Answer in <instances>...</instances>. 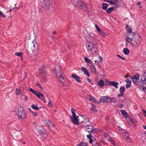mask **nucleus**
Returning a JSON list of instances; mask_svg holds the SVG:
<instances>
[{"label":"nucleus","instance_id":"dca6fc26","mask_svg":"<svg viewBox=\"0 0 146 146\" xmlns=\"http://www.w3.org/2000/svg\"><path fill=\"white\" fill-rule=\"evenodd\" d=\"M81 70L84 72L85 75H86L88 77L90 76V74L89 73L87 69L86 68L84 67H82L81 68Z\"/></svg>","mask_w":146,"mask_h":146},{"label":"nucleus","instance_id":"864d4df0","mask_svg":"<svg viewBox=\"0 0 146 146\" xmlns=\"http://www.w3.org/2000/svg\"><path fill=\"white\" fill-rule=\"evenodd\" d=\"M131 84H127L126 85V87L127 88H128L131 86Z\"/></svg>","mask_w":146,"mask_h":146},{"label":"nucleus","instance_id":"603ef678","mask_svg":"<svg viewBox=\"0 0 146 146\" xmlns=\"http://www.w3.org/2000/svg\"><path fill=\"white\" fill-rule=\"evenodd\" d=\"M1 17L5 18V15L1 11Z\"/></svg>","mask_w":146,"mask_h":146},{"label":"nucleus","instance_id":"f3484780","mask_svg":"<svg viewBox=\"0 0 146 146\" xmlns=\"http://www.w3.org/2000/svg\"><path fill=\"white\" fill-rule=\"evenodd\" d=\"M72 78H74L76 81L79 82H81V81L80 80V77L78 76L75 74H72Z\"/></svg>","mask_w":146,"mask_h":146},{"label":"nucleus","instance_id":"f704fd0d","mask_svg":"<svg viewBox=\"0 0 146 146\" xmlns=\"http://www.w3.org/2000/svg\"><path fill=\"white\" fill-rule=\"evenodd\" d=\"M31 107L33 109L35 110H38L39 109V108L37 107V106H35L34 104Z\"/></svg>","mask_w":146,"mask_h":146},{"label":"nucleus","instance_id":"13d9d810","mask_svg":"<svg viewBox=\"0 0 146 146\" xmlns=\"http://www.w3.org/2000/svg\"><path fill=\"white\" fill-rule=\"evenodd\" d=\"M40 99H41L43 102H44V103H45L46 102V101L45 99L44 98V97L43 98H42Z\"/></svg>","mask_w":146,"mask_h":146},{"label":"nucleus","instance_id":"680f3d73","mask_svg":"<svg viewBox=\"0 0 146 146\" xmlns=\"http://www.w3.org/2000/svg\"><path fill=\"white\" fill-rule=\"evenodd\" d=\"M48 105L50 107H51L52 106V104L50 102V101H49L48 102Z\"/></svg>","mask_w":146,"mask_h":146},{"label":"nucleus","instance_id":"aec40b11","mask_svg":"<svg viewBox=\"0 0 146 146\" xmlns=\"http://www.w3.org/2000/svg\"><path fill=\"white\" fill-rule=\"evenodd\" d=\"M45 122L46 124L48 126L50 127L53 126V125L52 123L50 120H46L45 121Z\"/></svg>","mask_w":146,"mask_h":146},{"label":"nucleus","instance_id":"c756f323","mask_svg":"<svg viewBox=\"0 0 146 146\" xmlns=\"http://www.w3.org/2000/svg\"><path fill=\"white\" fill-rule=\"evenodd\" d=\"M29 110L31 112L33 115L34 116H36L38 115V113L37 112H34L32 111L31 108L29 109Z\"/></svg>","mask_w":146,"mask_h":146},{"label":"nucleus","instance_id":"cd10ccee","mask_svg":"<svg viewBox=\"0 0 146 146\" xmlns=\"http://www.w3.org/2000/svg\"><path fill=\"white\" fill-rule=\"evenodd\" d=\"M113 9L114 8L113 7H110L106 10V12L108 13L109 14Z\"/></svg>","mask_w":146,"mask_h":146},{"label":"nucleus","instance_id":"69168bd1","mask_svg":"<svg viewBox=\"0 0 146 146\" xmlns=\"http://www.w3.org/2000/svg\"><path fill=\"white\" fill-rule=\"evenodd\" d=\"M87 80L89 82H91V79L89 78H87Z\"/></svg>","mask_w":146,"mask_h":146},{"label":"nucleus","instance_id":"72a5a7b5","mask_svg":"<svg viewBox=\"0 0 146 146\" xmlns=\"http://www.w3.org/2000/svg\"><path fill=\"white\" fill-rule=\"evenodd\" d=\"M77 146H87V144L85 143L82 142L78 144Z\"/></svg>","mask_w":146,"mask_h":146},{"label":"nucleus","instance_id":"4c0bfd02","mask_svg":"<svg viewBox=\"0 0 146 146\" xmlns=\"http://www.w3.org/2000/svg\"><path fill=\"white\" fill-rule=\"evenodd\" d=\"M71 111L72 114V116H76V115L75 113V110L74 109L72 108Z\"/></svg>","mask_w":146,"mask_h":146},{"label":"nucleus","instance_id":"e2e57ef3","mask_svg":"<svg viewBox=\"0 0 146 146\" xmlns=\"http://www.w3.org/2000/svg\"><path fill=\"white\" fill-rule=\"evenodd\" d=\"M141 3L139 2H138L137 3V5L138 6H140V5Z\"/></svg>","mask_w":146,"mask_h":146},{"label":"nucleus","instance_id":"5701e85b","mask_svg":"<svg viewBox=\"0 0 146 146\" xmlns=\"http://www.w3.org/2000/svg\"><path fill=\"white\" fill-rule=\"evenodd\" d=\"M129 124L130 126H131L133 127L135 126L136 125V123L134 121H133L132 119H130V121L129 122Z\"/></svg>","mask_w":146,"mask_h":146},{"label":"nucleus","instance_id":"3c124183","mask_svg":"<svg viewBox=\"0 0 146 146\" xmlns=\"http://www.w3.org/2000/svg\"><path fill=\"white\" fill-rule=\"evenodd\" d=\"M124 95V93H120V94H118L117 95V96L118 97H119L121 96H122Z\"/></svg>","mask_w":146,"mask_h":146},{"label":"nucleus","instance_id":"20e7f679","mask_svg":"<svg viewBox=\"0 0 146 146\" xmlns=\"http://www.w3.org/2000/svg\"><path fill=\"white\" fill-rule=\"evenodd\" d=\"M42 3V6L43 9L45 10H49L51 9L52 5L50 4L49 0L41 2Z\"/></svg>","mask_w":146,"mask_h":146},{"label":"nucleus","instance_id":"a211bd4d","mask_svg":"<svg viewBox=\"0 0 146 146\" xmlns=\"http://www.w3.org/2000/svg\"><path fill=\"white\" fill-rule=\"evenodd\" d=\"M121 130L123 135L125 138H126L129 136L128 134L127 133V131L123 129H121Z\"/></svg>","mask_w":146,"mask_h":146},{"label":"nucleus","instance_id":"423d86ee","mask_svg":"<svg viewBox=\"0 0 146 146\" xmlns=\"http://www.w3.org/2000/svg\"><path fill=\"white\" fill-rule=\"evenodd\" d=\"M32 45L34 48L33 51V53L34 56H35L36 55L38 50V45L36 41L34 40L32 41Z\"/></svg>","mask_w":146,"mask_h":146},{"label":"nucleus","instance_id":"bb28decb","mask_svg":"<svg viewBox=\"0 0 146 146\" xmlns=\"http://www.w3.org/2000/svg\"><path fill=\"white\" fill-rule=\"evenodd\" d=\"M104 136L106 140H109V139L110 140L111 138L109 137V135L107 133H105L104 134Z\"/></svg>","mask_w":146,"mask_h":146},{"label":"nucleus","instance_id":"052dcab7","mask_svg":"<svg viewBox=\"0 0 146 146\" xmlns=\"http://www.w3.org/2000/svg\"><path fill=\"white\" fill-rule=\"evenodd\" d=\"M90 39H91V41L92 42H92H94V39L93 37H90Z\"/></svg>","mask_w":146,"mask_h":146},{"label":"nucleus","instance_id":"c85d7f7f","mask_svg":"<svg viewBox=\"0 0 146 146\" xmlns=\"http://www.w3.org/2000/svg\"><path fill=\"white\" fill-rule=\"evenodd\" d=\"M77 6L79 7H83L84 5L83 3H82L81 1H79L77 3Z\"/></svg>","mask_w":146,"mask_h":146},{"label":"nucleus","instance_id":"a878e982","mask_svg":"<svg viewBox=\"0 0 146 146\" xmlns=\"http://www.w3.org/2000/svg\"><path fill=\"white\" fill-rule=\"evenodd\" d=\"M119 90L120 93H124V92L125 90V88L124 86H121L120 87Z\"/></svg>","mask_w":146,"mask_h":146},{"label":"nucleus","instance_id":"338daca9","mask_svg":"<svg viewBox=\"0 0 146 146\" xmlns=\"http://www.w3.org/2000/svg\"><path fill=\"white\" fill-rule=\"evenodd\" d=\"M92 140L91 139H90V143H92Z\"/></svg>","mask_w":146,"mask_h":146},{"label":"nucleus","instance_id":"f03ea898","mask_svg":"<svg viewBox=\"0 0 146 146\" xmlns=\"http://www.w3.org/2000/svg\"><path fill=\"white\" fill-rule=\"evenodd\" d=\"M18 112V117L20 120H23L26 117L27 113L22 108H19Z\"/></svg>","mask_w":146,"mask_h":146},{"label":"nucleus","instance_id":"f8f14e48","mask_svg":"<svg viewBox=\"0 0 146 146\" xmlns=\"http://www.w3.org/2000/svg\"><path fill=\"white\" fill-rule=\"evenodd\" d=\"M141 80V81L142 84L143 85H145L146 86V72H144V74L142 75ZM146 89V88H145Z\"/></svg>","mask_w":146,"mask_h":146},{"label":"nucleus","instance_id":"7ed1b4c3","mask_svg":"<svg viewBox=\"0 0 146 146\" xmlns=\"http://www.w3.org/2000/svg\"><path fill=\"white\" fill-rule=\"evenodd\" d=\"M86 48L88 50H89L92 54L96 55L97 53V48L95 46V44L92 42H90L88 45H87Z\"/></svg>","mask_w":146,"mask_h":146},{"label":"nucleus","instance_id":"9d476101","mask_svg":"<svg viewBox=\"0 0 146 146\" xmlns=\"http://www.w3.org/2000/svg\"><path fill=\"white\" fill-rule=\"evenodd\" d=\"M45 68V66H43L41 68L39 69V73L42 77H44L46 76V72Z\"/></svg>","mask_w":146,"mask_h":146},{"label":"nucleus","instance_id":"de8ad7c7","mask_svg":"<svg viewBox=\"0 0 146 146\" xmlns=\"http://www.w3.org/2000/svg\"><path fill=\"white\" fill-rule=\"evenodd\" d=\"M126 140L128 142H130L131 141V139L130 138L129 136L126 138Z\"/></svg>","mask_w":146,"mask_h":146},{"label":"nucleus","instance_id":"58836bf2","mask_svg":"<svg viewBox=\"0 0 146 146\" xmlns=\"http://www.w3.org/2000/svg\"><path fill=\"white\" fill-rule=\"evenodd\" d=\"M23 54V53L21 52H17L15 53V55L19 56H21Z\"/></svg>","mask_w":146,"mask_h":146},{"label":"nucleus","instance_id":"4d7b16f0","mask_svg":"<svg viewBox=\"0 0 146 146\" xmlns=\"http://www.w3.org/2000/svg\"><path fill=\"white\" fill-rule=\"evenodd\" d=\"M117 56H118L119 58H120L121 59H122L123 60H125V59L124 58H123V57H122V56H120V55H119V54H117Z\"/></svg>","mask_w":146,"mask_h":146},{"label":"nucleus","instance_id":"ddd939ff","mask_svg":"<svg viewBox=\"0 0 146 146\" xmlns=\"http://www.w3.org/2000/svg\"><path fill=\"white\" fill-rule=\"evenodd\" d=\"M139 74H137L133 76L132 79V82L134 83L137 82L139 79Z\"/></svg>","mask_w":146,"mask_h":146},{"label":"nucleus","instance_id":"a18cd8bd","mask_svg":"<svg viewBox=\"0 0 146 146\" xmlns=\"http://www.w3.org/2000/svg\"><path fill=\"white\" fill-rule=\"evenodd\" d=\"M108 141H110V142H111V143L112 144H113V145H115V143L114 142L113 140H112L111 139V138H110V140L109 139Z\"/></svg>","mask_w":146,"mask_h":146},{"label":"nucleus","instance_id":"09e8293b","mask_svg":"<svg viewBox=\"0 0 146 146\" xmlns=\"http://www.w3.org/2000/svg\"><path fill=\"white\" fill-rule=\"evenodd\" d=\"M95 27H96V28L97 30V31H98V32L99 31H100V30H101V29H100V28L98 27V25H95Z\"/></svg>","mask_w":146,"mask_h":146},{"label":"nucleus","instance_id":"e433bc0d","mask_svg":"<svg viewBox=\"0 0 146 146\" xmlns=\"http://www.w3.org/2000/svg\"><path fill=\"white\" fill-rule=\"evenodd\" d=\"M16 95H18L20 94L21 92V90L17 88L16 89Z\"/></svg>","mask_w":146,"mask_h":146},{"label":"nucleus","instance_id":"39448f33","mask_svg":"<svg viewBox=\"0 0 146 146\" xmlns=\"http://www.w3.org/2000/svg\"><path fill=\"white\" fill-rule=\"evenodd\" d=\"M133 38H130L129 37H127L126 38V41L128 42H129L134 47H137L138 45L140 43V41L139 40L137 41L136 40H135L134 43L131 42V41H133Z\"/></svg>","mask_w":146,"mask_h":146},{"label":"nucleus","instance_id":"0e129e2a","mask_svg":"<svg viewBox=\"0 0 146 146\" xmlns=\"http://www.w3.org/2000/svg\"><path fill=\"white\" fill-rule=\"evenodd\" d=\"M129 73H128L127 74V75H125V78H127V77H128V76H129Z\"/></svg>","mask_w":146,"mask_h":146},{"label":"nucleus","instance_id":"1a4fd4ad","mask_svg":"<svg viewBox=\"0 0 146 146\" xmlns=\"http://www.w3.org/2000/svg\"><path fill=\"white\" fill-rule=\"evenodd\" d=\"M79 116H70V118L72 122L75 125H77L79 123V120L78 118Z\"/></svg>","mask_w":146,"mask_h":146},{"label":"nucleus","instance_id":"6e6d98bb","mask_svg":"<svg viewBox=\"0 0 146 146\" xmlns=\"http://www.w3.org/2000/svg\"><path fill=\"white\" fill-rule=\"evenodd\" d=\"M108 3H110L111 4H112V5H114L115 3L114 1H109Z\"/></svg>","mask_w":146,"mask_h":146},{"label":"nucleus","instance_id":"f257e3e1","mask_svg":"<svg viewBox=\"0 0 146 146\" xmlns=\"http://www.w3.org/2000/svg\"><path fill=\"white\" fill-rule=\"evenodd\" d=\"M61 68L59 65H57L55 68V72L56 76L59 78V81L63 86H65L64 84V78L62 76L61 74H59L60 72Z\"/></svg>","mask_w":146,"mask_h":146},{"label":"nucleus","instance_id":"c03bdc74","mask_svg":"<svg viewBox=\"0 0 146 146\" xmlns=\"http://www.w3.org/2000/svg\"><path fill=\"white\" fill-rule=\"evenodd\" d=\"M139 88L141 90H145V89H145V88H146V87H145L144 86H140L139 87Z\"/></svg>","mask_w":146,"mask_h":146},{"label":"nucleus","instance_id":"49530a36","mask_svg":"<svg viewBox=\"0 0 146 146\" xmlns=\"http://www.w3.org/2000/svg\"><path fill=\"white\" fill-rule=\"evenodd\" d=\"M126 82L127 83V84H131V82L130 80L129 79H127L126 80Z\"/></svg>","mask_w":146,"mask_h":146},{"label":"nucleus","instance_id":"8fccbe9b","mask_svg":"<svg viewBox=\"0 0 146 146\" xmlns=\"http://www.w3.org/2000/svg\"><path fill=\"white\" fill-rule=\"evenodd\" d=\"M92 136V135L91 134H89L88 135H87V137L90 139H92L91 137Z\"/></svg>","mask_w":146,"mask_h":146},{"label":"nucleus","instance_id":"bf43d9fd","mask_svg":"<svg viewBox=\"0 0 146 146\" xmlns=\"http://www.w3.org/2000/svg\"><path fill=\"white\" fill-rule=\"evenodd\" d=\"M143 112L144 115L146 117V111L145 110H143Z\"/></svg>","mask_w":146,"mask_h":146},{"label":"nucleus","instance_id":"0eeeda50","mask_svg":"<svg viewBox=\"0 0 146 146\" xmlns=\"http://www.w3.org/2000/svg\"><path fill=\"white\" fill-rule=\"evenodd\" d=\"M113 99V98H110L108 96H104L101 98L100 102L102 103L106 102H109L112 101Z\"/></svg>","mask_w":146,"mask_h":146},{"label":"nucleus","instance_id":"4be33fe9","mask_svg":"<svg viewBox=\"0 0 146 146\" xmlns=\"http://www.w3.org/2000/svg\"><path fill=\"white\" fill-rule=\"evenodd\" d=\"M120 111L124 117H125L126 118L128 117V114L124 110H121Z\"/></svg>","mask_w":146,"mask_h":146},{"label":"nucleus","instance_id":"774afa93","mask_svg":"<svg viewBox=\"0 0 146 146\" xmlns=\"http://www.w3.org/2000/svg\"><path fill=\"white\" fill-rule=\"evenodd\" d=\"M123 105L122 104H120L119 105V107L120 108H122L123 107Z\"/></svg>","mask_w":146,"mask_h":146},{"label":"nucleus","instance_id":"6ab92c4d","mask_svg":"<svg viewBox=\"0 0 146 146\" xmlns=\"http://www.w3.org/2000/svg\"><path fill=\"white\" fill-rule=\"evenodd\" d=\"M110 83L115 88H118V85L119 84L118 82H115L114 81H110Z\"/></svg>","mask_w":146,"mask_h":146},{"label":"nucleus","instance_id":"4468645a","mask_svg":"<svg viewBox=\"0 0 146 146\" xmlns=\"http://www.w3.org/2000/svg\"><path fill=\"white\" fill-rule=\"evenodd\" d=\"M82 123H83V125L84 127H86L88 126H89L91 125V123L89 121L88 119H86L84 120V121H82Z\"/></svg>","mask_w":146,"mask_h":146},{"label":"nucleus","instance_id":"393cba45","mask_svg":"<svg viewBox=\"0 0 146 146\" xmlns=\"http://www.w3.org/2000/svg\"><path fill=\"white\" fill-rule=\"evenodd\" d=\"M92 108L90 109V110L93 112H96L97 111L96 110V106H95L94 104H91Z\"/></svg>","mask_w":146,"mask_h":146},{"label":"nucleus","instance_id":"5fc2aeb1","mask_svg":"<svg viewBox=\"0 0 146 146\" xmlns=\"http://www.w3.org/2000/svg\"><path fill=\"white\" fill-rule=\"evenodd\" d=\"M36 85H37V86L39 87L40 88H41V87L40 86V84L38 82H36Z\"/></svg>","mask_w":146,"mask_h":146},{"label":"nucleus","instance_id":"412c9836","mask_svg":"<svg viewBox=\"0 0 146 146\" xmlns=\"http://www.w3.org/2000/svg\"><path fill=\"white\" fill-rule=\"evenodd\" d=\"M35 94L39 99H41L44 97V95L40 92H37Z\"/></svg>","mask_w":146,"mask_h":146},{"label":"nucleus","instance_id":"ea45409f","mask_svg":"<svg viewBox=\"0 0 146 146\" xmlns=\"http://www.w3.org/2000/svg\"><path fill=\"white\" fill-rule=\"evenodd\" d=\"M95 98L94 97H92L91 96H90V98H89V100L90 101L92 102H95Z\"/></svg>","mask_w":146,"mask_h":146},{"label":"nucleus","instance_id":"b1692460","mask_svg":"<svg viewBox=\"0 0 146 146\" xmlns=\"http://www.w3.org/2000/svg\"><path fill=\"white\" fill-rule=\"evenodd\" d=\"M123 52L125 55H128L129 53V51L127 48H124L123 50Z\"/></svg>","mask_w":146,"mask_h":146},{"label":"nucleus","instance_id":"9b49d317","mask_svg":"<svg viewBox=\"0 0 146 146\" xmlns=\"http://www.w3.org/2000/svg\"><path fill=\"white\" fill-rule=\"evenodd\" d=\"M93 128V126L90 125L86 127V129L88 132L89 133L91 132L93 133H96V130Z\"/></svg>","mask_w":146,"mask_h":146},{"label":"nucleus","instance_id":"a19ab883","mask_svg":"<svg viewBox=\"0 0 146 146\" xmlns=\"http://www.w3.org/2000/svg\"><path fill=\"white\" fill-rule=\"evenodd\" d=\"M84 59L85 60V61L86 63H89L90 62V60L88 58L86 57H84Z\"/></svg>","mask_w":146,"mask_h":146},{"label":"nucleus","instance_id":"2f4dec72","mask_svg":"<svg viewBox=\"0 0 146 146\" xmlns=\"http://www.w3.org/2000/svg\"><path fill=\"white\" fill-rule=\"evenodd\" d=\"M126 28L128 32L130 33H132V30L128 26V25H126Z\"/></svg>","mask_w":146,"mask_h":146},{"label":"nucleus","instance_id":"c9c22d12","mask_svg":"<svg viewBox=\"0 0 146 146\" xmlns=\"http://www.w3.org/2000/svg\"><path fill=\"white\" fill-rule=\"evenodd\" d=\"M98 33L102 35L105 36L106 35V34L104 32L102 31L101 30H100V31H99Z\"/></svg>","mask_w":146,"mask_h":146},{"label":"nucleus","instance_id":"2eb2a0df","mask_svg":"<svg viewBox=\"0 0 146 146\" xmlns=\"http://www.w3.org/2000/svg\"><path fill=\"white\" fill-rule=\"evenodd\" d=\"M90 69L93 74H97V73L96 72V69L93 64L90 65Z\"/></svg>","mask_w":146,"mask_h":146},{"label":"nucleus","instance_id":"6e6552de","mask_svg":"<svg viewBox=\"0 0 146 146\" xmlns=\"http://www.w3.org/2000/svg\"><path fill=\"white\" fill-rule=\"evenodd\" d=\"M36 131L38 133L41 135L42 137L44 138L46 137L47 135L45 133L44 131H43L42 128L40 127L39 128H37Z\"/></svg>","mask_w":146,"mask_h":146},{"label":"nucleus","instance_id":"7c9ffc66","mask_svg":"<svg viewBox=\"0 0 146 146\" xmlns=\"http://www.w3.org/2000/svg\"><path fill=\"white\" fill-rule=\"evenodd\" d=\"M102 9L104 10H106L108 7V5L106 3H103L102 4Z\"/></svg>","mask_w":146,"mask_h":146},{"label":"nucleus","instance_id":"79ce46f5","mask_svg":"<svg viewBox=\"0 0 146 146\" xmlns=\"http://www.w3.org/2000/svg\"><path fill=\"white\" fill-rule=\"evenodd\" d=\"M30 90L35 95L36 94V93L37 92L36 91L33 90V89L31 88H30Z\"/></svg>","mask_w":146,"mask_h":146},{"label":"nucleus","instance_id":"37998d69","mask_svg":"<svg viewBox=\"0 0 146 146\" xmlns=\"http://www.w3.org/2000/svg\"><path fill=\"white\" fill-rule=\"evenodd\" d=\"M98 57L99 58V60L98 61V62L99 63H100V62H101L102 61V60H103V58L102 57H101L100 56H98Z\"/></svg>","mask_w":146,"mask_h":146},{"label":"nucleus","instance_id":"473e14b6","mask_svg":"<svg viewBox=\"0 0 146 146\" xmlns=\"http://www.w3.org/2000/svg\"><path fill=\"white\" fill-rule=\"evenodd\" d=\"M98 84L100 87H102L104 85L103 80H101L98 83Z\"/></svg>","mask_w":146,"mask_h":146}]
</instances>
